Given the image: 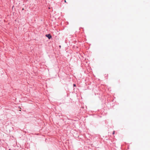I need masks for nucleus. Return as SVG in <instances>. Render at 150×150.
<instances>
[{"instance_id":"3","label":"nucleus","mask_w":150,"mask_h":150,"mask_svg":"<svg viewBox=\"0 0 150 150\" xmlns=\"http://www.w3.org/2000/svg\"><path fill=\"white\" fill-rule=\"evenodd\" d=\"M114 133H115V132H114H114H113V134H114Z\"/></svg>"},{"instance_id":"4","label":"nucleus","mask_w":150,"mask_h":150,"mask_svg":"<svg viewBox=\"0 0 150 150\" xmlns=\"http://www.w3.org/2000/svg\"><path fill=\"white\" fill-rule=\"evenodd\" d=\"M64 2H66V1L65 0V1H64Z\"/></svg>"},{"instance_id":"1","label":"nucleus","mask_w":150,"mask_h":150,"mask_svg":"<svg viewBox=\"0 0 150 150\" xmlns=\"http://www.w3.org/2000/svg\"><path fill=\"white\" fill-rule=\"evenodd\" d=\"M45 36L47 37L49 39H50L52 37V36L50 34L46 35Z\"/></svg>"},{"instance_id":"5","label":"nucleus","mask_w":150,"mask_h":150,"mask_svg":"<svg viewBox=\"0 0 150 150\" xmlns=\"http://www.w3.org/2000/svg\"><path fill=\"white\" fill-rule=\"evenodd\" d=\"M59 47H61V46H59Z\"/></svg>"},{"instance_id":"2","label":"nucleus","mask_w":150,"mask_h":150,"mask_svg":"<svg viewBox=\"0 0 150 150\" xmlns=\"http://www.w3.org/2000/svg\"><path fill=\"white\" fill-rule=\"evenodd\" d=\"M73 86H76V85L75 84H73Z\"/></svg>"}]
</instances>
